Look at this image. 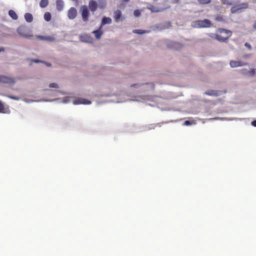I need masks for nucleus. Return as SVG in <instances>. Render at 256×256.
Masks as SVG:
<instances>
[{
  "label": "nucleus",
  "instance_id": "34",
  "mask_svg": "<svg viewBox=\"0 0 256 256\" xmlns=\"http://www.w3.org/2000/svg\"><path fill=\"white\" fill-rule=\"evenodd\" d=\"M34 61L35 62H38V60H34Z\"/></svg>",
  "mask_w": 256,
  "mask_h": 256
},
{
  "label": "nucleus",
  "instance_id": "15",
  "mask_svg": "<svg viewBox=\"0 0 256 256\" xmlns=\"http://www.w3.org/2000/svg\"><path fill=\"white\" fill-rule=\"evenodd\" d=\"M98 7L100 9H104L106 7V2L104 0H98Z\"/></svg>",
  "mask_w": 256,
  "mask_h": 256
},
{
  "label": "nucleus",
  "instance_id": "16",
  "mask_svg": "<svg viewBox=\"0 0 256 256\" xmlns=\"http://www.w3.org/2000/svg\"><path fill=\"white\" fill-rule=\"evenodd\" d=\"M24 18L27 22H30L33 20V16L31 14L26 13L24 14Z\"/></svg>",
  "mask_w": 256,
  "mask_h": 256
},
{
  "label": "nucleus",
  "instance_id": "29",
  "mask_svg": "<svg viewBox=\"0 0 256 256\" xmlns=\"http://www.w3.org/2000/svg\"><path fill=\"white\" fill-rule=\"evenodd\" d=\"M252 124L254 126H256V120H254L253 122H252Z\"/></svg>",
  "mask_w": 256,
  "mask_h": 256
},
{
  "label": "nucleus",
  "instance_id": "11",
  "mask_svg": "<svg viewBox=\"0 0 256 256\" xmlns=\"http://www.w3.org/2000/svg\"><path fill=\"white\" fill-rule=\"evenodd\" d=\"M101 28L100 26L99 29L92 32V34H94L96 38L98 40L100 39L103 34V31L101 30Z\"/></svg>",
  "mask_w": 256,
  "mask_h": 256
},
{
  "label": "nucleus",
  "instance_id": "30",
  "mask_svg": "<svg viewBox=\"0 0 256 256\" xmlns=\"http://www.w3.org/2000/svg\"><path fill=\"white\" fill-rule=\"evenodd\" d=\"M20 28H18V34H20V35L22 36H25L23 35L21 33H20Z\"/></svg>",
  "mask_w": 256,
  "mask_h": 256
},
{
  "label": "nucleus",
  "instance_id": "20",
  "mask_svg": "<svg viewBox=\"0 0 256 256\" xmlns=\"http://www.w3.org/2000/svg\"><path fill=\"white\" fill-rule=\"evenodd\" d=\"M6 110L4 104L0 100V113H6Z\"/></svg>",
  "mask_w": 256,
  "mask_h": 256
},
{
  "label": "nucleus",
  "instance_id": "31",
  "mask_svg": "<svg viewBox=\"0 0 256 256\" xmlns=\"http://www.w3.org/2000/svg\"><path fill=\"white\" fill-rule=\"evenodd\" d=\"M9 97H10V98H11L13 99V100H19V98H16V97H15V96H10Z\"/></svg>",
  "mask_w": 256,
  "mask_h": 256
},
{
  "label": "nucleus",
  "instance_id": "19",
  "mask_svg": "<svg viewBox=\"0 0 256 256\" xmlns=\"http://www.w3.org/2000/svg\"><path fill=\"white\" fill-rule=\"evenodd\" d=\"M44 18L47 22L50 21L52 18V16L50 12H46L44 14Z\"/></svg>",
  "mask_w": 256,
  "mask_h": 256
},
{
  "label": "nucleus",
  "instance_id": "10",
  "mask_svg": "<svg viewBox=\"0 0 256 256\" xmlns=\"http://www.w3.org/2000/svg\"><path fill=\"white\" fill-rule=\"evenodd\" d=\"M147 8L150 10L152 12H158L162 11L164 8H160L152 4L148 6Z\"/></svg>",
  "mask_w": 256,
  "mask_h": 256
},
{
  "label": "nucleus",
  "instance_id": "14",
  "mask_svg": "<svg viewBox=\"0 0 256 256\" xmlns=\"http://www.w3.org/2000/svg\"><path fill=\"white\" fill-rule=\"evenodd\" d=\"M64 6V2L62 0H56V8L57 10L60 11L62 10Z\"/></svg>",
  "mask_w": 256,
  "mask_h": 256
},
{
  "label": "nucleus",
  "instance_id": "24",
  "mask_svg": "<svg viewBox=\"0 0 256 256\" xmlns=\"http://www.w3.org/2000/svg\"><path fill=\"white\" fill-rule=\"evenodd\" d=\"M134 32L135 33H136V34H144L145 32L144 30H135L134 31Z\"/></svg>",
  "mask_w": 256,
  "mask_h": 256
},
{
  "label": "nucleus",
  "instance_id": "23",
  "mask_svg": "<svg viewBox=\"0 0 256 256\" xmlns=\"http://www.w3.org/2000/svg\"><path fill=\"white\" fill-rule=\"evenodd\" d=\"M206 94L210 96H218L217 92L214 90H208Z\"/></svg>",
  "mask_w": 256,
  "mask_h": 256
},
{
  "label": "nucleus",
  "instance_id": "1",
  "mask_svg": "<svg viewBox=\"0 0 256 256\" xmlns=\"http://www.w3.org/2000/svg\"><path fill=\"white\" fill-rule=\"evenodd\" d=\"M98 4L94 0H90L88 2V6L86 5H82L80 8V12L82 20L87 22L89 20L90 14V10L94 14L98 9Z\"/></svg>",
  "mask_w": 256,
  "mask_h": 256
},
{
  "label": "nucleus",
  "instance_id": "6",
  "mask_svg": "<svg viewBox=\"0 0 256 256\" xmlns=\"http://www.w3.org/2000/svg\"><path fill=\"white\" fill-rule=\"evenodd\" d=\"M15 80L10 77L0 75V83L14 84Z\"/></svg>",
  "mask_w": 256,
  "mask_h": 256
},
{
  "label": "nucleus",
  "instance_id": "26",
  "mask_svg": "<svg viewBox=\"0 0 256 256\" xmlns=\"http://www.w3.org/2000/svg\"><path fill=\"white\" fill-rule=\"evenodd\" d=\"M50 88H57L58 87V84L56 83H52L49 85Z\"/></svg>",
  "mask_w": 256,
  "mask_h": 256
},
{
  "label": "nucleus",
  "instance_id": "13",
  "mask_svg": "<svg viewBox=\"0 0 256 256\" xmlns=\"http://www.w3.org/2000/svg\"><path fill=\"white\" fill-rule=\"evenodd\" d=\"M112 23V19L109 17L104 16L102 19L100 28H102L104 25L106 24H110Z\"/></svg>",
  "mask_w": 256,
  "mask_h": 256
},
{
  "label": "nucleus",
  "instance_id": "35",
  "mask_svg": "<svg viewBox=\"0 0 256 256\" xmlns=\"http://www.w3.org/2000/svg\"><path fill=\"white\" fill-rule=\"evenodd\" d=\"M47 65H48V66H50V64H47Z\"/></svg>",
  "mask_w": 256,
  "mask_h": 256
},
{
  "label": "nucleus",
  "instance_id": "2",
  "mask_svg": "<svg viewBox=\"0 0 256 256\" xmlns=\"http://www.w3.org/2000/svg\"><path fill=\"white\" fill-rule=\"evenodd\" d=\"M232 35V32L224 28H219L216 34V39L219 42H224L228 40Z\"/></svg>",
  "mask_w": 256,
  "mask_h": 256
},
{
  "label": "nucleus",
  "instance_id": "32",
  "mask_svg": "<svg viewBox=\"0 0 256 256\" xmlns=\"http://www.w3.org/2000/svg\"><path fill=\"white\" fill-rule=\"evenodd\" d=\"M253 27L255 30H256V22H254Z\"/></svg>",
  "mask_w": 256,
  "mask_h": 256
},
{
  "label": "nucleus",
  "instance_id": "5",
  "mask_svg": "<svg viewBox=\"0 0 256 256\" xmlns=\"http://www.w3.org/2000/svg\"><path fill=\"white\" fill-rule=\"evenodd\" d=\"M73 103L75 104H91L90 100L82 98H76L73 100Z\"/></svg>",
  "mask_w": 256,
  "mask_h": 256
},
{
  "label": "nucleus",
  "instance_id": "21",
  "mask_svg": "<svg viewBox=\"0 0 256 256\" xmlns=\"http://www.w3.org/2000/svg\"><path fill=\"white\" fill-rule=\"evenodd\" d=\"M82 40L83 42H90L91 41L89 40L91 39V38L88 36H82Z\"/></svg>",
  "mask_w": 256,
  "mask_h": 256
},
{
  "label": "nucleus",
  "instance_id": "25",
  "mask_svg": "<svg viewBox=\"0 0 256 256\" xmlns=\"http://www.w3.org/2000/svg\"><path fill=\"white\" fill-rule=\"evenodd\" d=\"M134 14L136 16H138L140 14V12L139 10H135L134 12Z\"/></svg>",
  "mask_w": 256,
  "mask_h": 256
},
{
  "label": "nucleus",
  "instance_id": "7",
  "mask_svg": "<svg viewBox=\"0 0 256 256\" xmlns=\"http://www.w3.org/2000/svg\"><path fill=\"white\" fill-rule=\"evenodd\" d=\"M77 16V10L74 8H71L68 10V16L70 20H73L76 18Z\"/></svg>",
  "mask_w": 256,
  "mask_h": 256
},
{
  "label": "nucleus",
  "instance_id": "22",
  "mask_svg": "<svg viewBox=\"0 0 256 256\" xmlns=\"http://www.w3.org/2000/svg\"><path fill=\"white\" fill-rule=\"evenodd\" d=\"M198 1L202 4H208L211 2V0H198Z\"/></svg>",
  "mask_w": 256,
  "mask_h": 256
},
{
  "label": "nucleus",
  "instance_id": "27",
  "mask_svg": "<svg viewBox=\"0 0 256 256\" xmlns=\"http://www.w3.org/2000/svg\"><path fill=\"white\" fill-rule=\"evenodd\" d=\"M244 46L250 50H252V46L250 44L246 42Z\"/></svg>",
  "mask_w": 256,
  "mask_h": 256
},
{
  "label": "nucleus",
  "instance_id": "17",
  "mask_svg": "<svg viewBox=\"0 0 256 256\" xmlns=\"http://www.w3.org/2000/svg\"><path fill=\"white\" fill-rule=\"evenodd\" d=\"M8 14L13 20H16L18 18L16 12L13 10H10Z\"/></svg>",
  "mask_w": 256,
  "mask_h": 256
},
{
  "label": "nucleus",
  "instance_id": "9",
  "mask_svg": "<svg viewBox=\"0 0 256 256\" xmlns=\"http://www.w3.org/2000/svg\"><path fill=\"white\" fill-rule=\"evenodd\" d=\"M114 18L116 22L122 21L123 17L122 16V12L120 10H116L114 12Z\"/></svg>",
  "mask_w": 256,
  "mask_h": 256
},
{
  "label": "nucleus",
  "instance_id": "33",
  "mask_svg": "<svg viewBox=\"0 0 256 256\" xmlns=\"http://www.w3.org/2000/svg\"><path fill=\"white\" fill-rule=\"evenodd\" d=\"M4 48H0V52L4 51Z\"/></svg>",
  "mask_w": 256,
  "mask_h": 256
},
{
  "label": "nucleus",
  "instance_id": "12",
  "mask_svg": "<svg viewBox=\"0 0 256 256\" xmlns=\"http://www.w3.org/2000/svg\"><path fill=\"white\" fill-rule=\"evenodd\" d=\"M37 38L40 40H45L50 42H53L55 40V38L54 36H38Z\"/></svg>",
  "mask_w": 256,
  "mask_h": 256
},
{
  "label": "nucleus",
  "instance_id": "3",
  "mask_svg": "<svg viewBox=\"0 0 256 256\" xmlns=\"http://www.w3.org/2000/svg\"><path fill=\"white\" fill-rule=\"evenodd\" d=\"M192 26L194 28H208L212 26V22L208 19L198 20L193 22Z\"/></svg>",
  "mask_w": 256,
  "mask_h": 256
},
{
  "label": "nucleus",
  "instance_id": "36",
  "mask_svg": "<svg viewBox=\"0 0 256 256\" xmlns=\"http://www.w3.org/2000/svg\"><path fill=\"white\" fill-rule=\"evenodd\" d=\"M153 0L156 2V1H157L158 0Z\"/></svg>",
  "mask_w": 256,
  "mask_h": 256
},
{
  "label": "nucleus",
  "instance_id": "8",
  "mask_svg": "<svg viewBox=\"0 0 256 256\" xmlns=\"http://www.w3.org/2000/svg\"><path fill=\"white\" fill-rule=\"evenodd\" d=\"M230 67L232 68L247 65V63L241 61L231 60L230 62Z\"/></svg>",
  "mask_w": 256,
  "mask_h": 256
},
{
  "label": "nucleus",
  "instance_id": "4",
  "mask_svg": "<svg viewBox=\"0 0 256 256\" xmlns=\"http://www.w3.org/2000/svg\"><path fill=\"white\" fill-rule=\"evenodd\" d=\"M248 8V3L242 2L240 4L232 6L230 8V11L232 13L234 14L240 12L242 10L246 9Z\"/></svg>",
  "mask_w": 256,
  "mask_h": 256
},
{
  "label": "nucleus",
  "instance_id": "28",
  "mask_svg": "<svg viewBox=\"0 0 256 256\" xmlns=\"http://www.w3.org/2000/svg\"><path fill=\"white\" fill-rule=\"evenodd\" d=\"M190 124H191V122L189 120L185 121L184 124V126H189Z\"/></svg>",
  "mask_w": 256,
  "mask_h": 256
},
{
  "label": "nucleus",
  "instance_id": "18",
  "mask_svg": "<svg viewBox=\"0 0 256 256\" xmlns=\"http://www.w3.org/2000/svg\"><path fill=\"white\" fill-rule=\"evenodd\" d=\"M48 0H41L40 2V6L42 8H44L48 6Z\"/></svg>",
  "mask_w": 256,
  "mask_h": 256
}]
</instances>
